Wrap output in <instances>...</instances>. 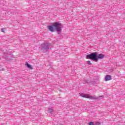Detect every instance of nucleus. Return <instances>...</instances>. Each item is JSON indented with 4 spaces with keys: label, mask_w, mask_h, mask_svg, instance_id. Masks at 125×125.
<instances>
[{
    "label": "nucleus",
    "mask_w": 125,
    "mask_h": 125,
    "mask_svg": "<svg viewBox=\"0 0 125 125\" xmlns=\"http://www.w3.org/2000/svg\"><path fill=\"white\" fill-rule=\"evenodd\" d=\"M61 28H62V25L61 23L58 22H55L53 23L52 25H50L48 26V29L50 31V32H54V29L58 32L59 34H60L61 32Z\"/></svg>",
    "instance_id": "obj_1"
},
{
    "label": "nucleus",
    "mask_w": 125,
    "mask_h": 125,
    "mask_svg": "<svg viewBox=\"0 0 125 125\" xmlns=\"http://www.w3.org/2000/svg\"><path fill=\"white\" fill-rule=\"evenodd\" d=\"M87 59H91L96 62H97L98 60H97V54L95 53H92L89 55H87L86 56Z\"/></svg>",
    "instance_id": "obj_2"
},
{
    "label": "nucleus",
    "mask_w": 125,
    "mask_h": 125,
    "mask_svg": "<svg viewBox=\"0 0 125 125\" xmlns=\"http://www.w3.org/2000/svg\"><path fill=\"white\" fill-rule=\"evenodd\" d=\"M80 96L83 98H87L88 99H93V97L89 94H81Z\"/></svg>",
    "instance_id": "obj_3"
},
{
    "label": "nucleus",
    "mask_w": 125,
    "mask_h": 125,
    "mask_svg": "<svg viewBox=\"0 0 125 125\" xmlns=\"http://www.w3.org/2000/svg\"><path fill=\"white\" fill-rule=\"evenodd\" d=\"M105 57V55L103 54H100L99 55H97V60H98V59H103Z\"/></svg>",
    "instance_id": "obj_4"
},
{
    "label": "nucleus",
    "mask_w": 125,
    "mask_h": 125,
    "mask_svg": "<svg viewBox=\"0 0 125 125\" xmlns=\"http://www.w3.org/2000/svg\"><path fill=\"white\" fill-rule=\"evenodd\" d=\"M105 80L106 81H111V80H112V77H111V76H110V75H106L105 78Z\"/></svg>",
    "instance_id": "obj_5"
},
{
    "label": "nucleus",
    "mask_w": 125,
    "mask_h": 125,
    "mask_svg": "<svg viewBox=\"0 0 125 125\" xmlns=\"http://www.w3.org/2000/svg\"><path fill=\"white\" fill-rule=\"evenodd\" d=\"M26 66L28 68H29V69H32V66H31L28 62H26Z\"/></svg>",
    "instance_id": "obj_6"
},
{
    "label": "nucleus",
    "mask_w": 125,
    "mask_h": 125,
    "mask_svg": "<svg viewBox=\"0 0 125 125\" xmlns=\"http://www.w3.org/2000/svg\"><path fill=\"white\" fill-rule=\"evenodd\" d=\"M49 113H52V112H53V110L52 109V108H50L48 111Z\"/></svg>",
    "instance_id": "obj_7"
},
{
    "label": "nucleus",
    "mask_w": 125,
    "mask_h": 125,
    "mask_svg": "<svg viewBox=\"0 0 125 125\" xmlns=\"http://www.w3.org/2000/svg\"><path fill=\"white\" fill-rule=\"evenodd\" d=\"M96 125H101V123L100 122H97L96 123Z\"/></svg>",
    "instance_id": "obj_8"
},
{
    "label": "nucleus",
    "mask_w": 125,
    "mask_h": 125,
    "mask_svg": "<svg viewBox=\"0 0 125 125\" xmlns=\"http://www.w3.org/2000/svg\"><path fill=\"white\" fill-rule=\"evenodd\" d=\"M1 31H2L3 33H5V28H2V29H1Z\"/></svg>",
    "instance_id": "obj_9"
},
{
    "label": "nucleus",
    "mask_w": 125,
    "mask_h": 125,
    "mask_svg": "<svg viewBox=\"0 0 125 125\" xmlns=\"http://www.w3.org/2000/svg\"><path fill=\"white\" fill-rule=\"evenodd\" d=\"M89 125H94V124H93V122H91L89 123Z\"/></svg>",
    "instance_id": "obj_10"
},
{
    "label": "nucleus",
    "mask_w": 125,
    "mask_h": 125,
    "mask_svg": "<svg viewBox=\"0 0 125 125\" xmlns=\"http://www.w3.org/2000/svg\"><path fill=\"white\" fill-rule=\"evenodd\" d=\"M88 62L89 63H90V61H88Z\"/></svg>",
    "instance_id": "obj_11"
}]
</instances>
